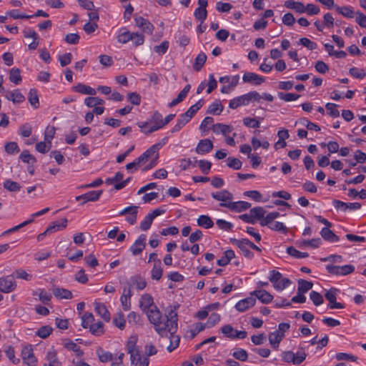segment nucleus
<instances>
[{"label":"nucleus","instance_id":"nucleus-52","mask_svg":"<svg viewBox=\"0 0 366 366\" xmlns=\"http://www.w3.org/2000/svg\"><path fill=\"white\" fill-rule=\"evenodd\" d=\"M19 159L24 163L34 164L36 162V158L31 155L28 150H24L19 156Z\"/></svg>","mask_w":366,"mask_h":366},{"label":"nucleus","instance_id":"nucleus-45","mask_svg":"<svg viewBox=\"0 0 366 366\" xmlns=\"http://www.w3.org/2000/svg\"><path fill=\"white\" fill-rule=\"evenodd\" d=\"M53 331V328L49 325H44L41 327L36 332V335L42 338L45 339L48 337Z\"/></svg>","mask_w":366,"mask_h":366},{"label":"nucleus","instance_id":"nucleus-30","mask_svg":"<svg viewBox=\"0 0 366 366\" xmlns=\"http://www.w3.org/2000/svg\"><path fill=\"white\" fill-rule=\"evenodd\" d=\"M321 242L322 240L320 238H316L312 239L310 240H303L302 242H297V245L300 248H303L307 246H310L312 248H317L320 247Z\"/></svg>","mask_w":366,"mask_h":366},{"label":"nucleus","instance_id":"nucleus-19","mask_svg":"<svg viewBox=\"0 0 366 366\" xmlns=\"http://www.w3.org/2000/svg\"><path fill=\"white\" fill-rule=\"evenodd\" d=\"M211 195L214 199L222 202V203H227V201H230L233 198V195L226 189L213 192Z\"/></svg>","mask_w":366,"mask_h":366},{"label":"nucleus","instance_id":"nucleus-37","mask_svg":"<svg viewBox=\"0 0 366 366\" xmlns=\"http://www.w3.org/2000/svg\"><path fill=\"white\" fill-rule=\"evenodd\" d=\"M89 331L92 335L96 336H100L103 335L104 332L103 322L99 321L98 322L93 323L90 325Z\"/></svg>","mask_w":366,"mask_h":366},{"label":"nucleus","instance_id":"nucleus-18","mask_svg":"<svg viewBox=\"0 0 366 366\" xmlns=\"http://www.w3.org/2000/svg\"><path fill=\"white\" fill-rule=\"evenodd\" d=\"M67 225V219L63 218L60 222L56 221L51 222L49 227L46 228V232L49 234H52L56 232L60 229H63L66 227Z\"/></svg>","mask_w":366,"mask_h":366},{"label":"nucleus","instance_id":"nucleus-1","mask_svg":"<svg viewBox=\"0 0 366 366\" xmlns=\"http://www.w3.org/2000/svg\"><path fill=\"white\" fill-rule=\"evenodd\" d=\"M177 307H171L164 315H162L156 306L147 312L149 322L154 325L155 331L162 337L167 335V331L174 332L177 330L178 318L176 312Z\"/></svg>","mask_w":366,"mask_h":366},{"label":"nucleus","instance_id":"nucleus-39","mask_svg":"<svg viewBox=\"0 0 366 366\" xmlns=\"http://www.w3.org/2000/svg\"><path fill=\"white\" fill-rule=\"evenodd\" d=\"M46 360L48 362V363H46L47 365H51L52 366L61 365V362L59 361L56 357V353L54 350L47 352Z\"/></svg>","mask_w":366,"mask_h":366},{"label":"nucleus","instance_id":"nucleus-58","mask_svg":"<svg viewBox=\"0 0 366 366\" xmlns=\"http://www.w3.org/2000/svg\"><path fill=\"white\" fill-rule=\"evenodd\" d=\"M269 229L277 232H281L283 234H286L287 232V227L280 222H272Z\"/></svg>","mask_w":366,"mask_h":366},{"label":"nucleus","instance_id":"nucleus-62","mask_svg":"<svg viewBox=\"0 0 366 366\" xmlns=\"http://www.w3.org/2000/svg\"><path fill=\"white\" fill-rule=\"evenodd\" d=\"M31 132L32 128L31 125L27 123L21 125L19 127V134L23 137H29V136H31Z\"/></svg>","mask_w":366,"mask_h":366},{"label":"nucleus","instance_id":"nucleus-49","mask_svg":"<svg viewBox=\"0 0 366 366\" xmlns=\"http://www.w3.org/2000/svg\"><path fill=\"white\" fill-rule=\"evenodd\" d=\"M232 356L239 361L244 362L247 360L248 354L245 350L242 348H237L233 352Z\"/></svg>","mask_w":366,"mask_h":366},{"label":"nucleus","instance_id":"nucleus-44","mask_svg":"<svg viewBox=\"0 0 366 366\" xmlns=\"http://www.w3.org/2000/svg\"><path fill=\"white\" fill-rule=\"evenodd\" d=\"M312 282L300 279L298 280L297 291L302 293H305L312 289Z\"/></svg>","mask_w":366,"mask_h":366},{"label":"nucleus","instance_id":"nucleus-50","mask_svg":"<svg viewBox=\"0 0 366 366\" xmlns=\"http://www.w3.org/2000/svg\"><path fill=\"white\" fill-rule=\"evenodd\" d=\"M84 103L88 107H93L97 105L103 104L104 101L99 97H89L84 99Z\"/></svg>","mask_w":366,"mask_h":366},{"label":"nucleus","instance_id":"nucleus-29","mask_svg":"<svg viewBox=\"0 0 366 366\" xmlns=\"http://www.w3.org/2000/svg\"><path fill=\"white\" fill-rule=\"evenodd\" d=\"M162 262L160 259H157L154 264V267L151 271V276L153 280H159L162 276Z\"/></svg>","mask_w":366,"mask_h":366},{"label":"nucleus","instance_id":"nucleus-26","mask_svg":"<svg viewBox=\"0 0 366 366\" xmlns=\"http://www.w3.org/2000/svg\"><path fill=\"white\" fill-rule=\"evenodd\" d=\"M234 257V252L232 249H227L224 252V255L217 260V264L219 266H226Z\"/></svg>","mask_w":366,"mask_h":366},{"label":"nucleus","instance_id":"nucleus-23","mask_svg":"<svg viewBox=\"0 0 366 366\" xmlns=\"http://www.w3.org/2000/svg\"><path fill=\"white\" fill-rule=\"evenodd\" d=\"M233 130V127L224 124H216L212 126V131L215 134H222L224 136H227V134L230 133Z\"/></svg>","mask_w":366,"mask_h":366},{"label":"nucleus","instance_id":"nucleus-48","mask_svg":"<svg viewBox=\"0 0 366 366\" xmlns=\"http://www.w3.org/2000/svg\"><path fill=\"white\" fill-rule=\"evenodd\" d=\"M223 110V106L219 101L213 102L208 108L207 113L212 114H219Z\"/></svg>","mask_w":366,"mask_h":366},{"label":"nucleus","instance_id":"nucleus-40","mask_svg":"<svg viewBox=\"0 0 366 366\" xmlns=\"http://www.w3.org/2000/svg\"><path fill=\"white\" fill-rule=\"evenodd\" d=\"M97 355L99 359L102 362H107L109 361L113 360V355L111 352L104 351L102 348L99 347L97 350Z\"/></svg>","mask_w":366,"mask_h":366},{"label":"nucleus","instance_id":"nucleus-46","mask_svg":"<svg viewBox=\"0 0 366 366\" xmlns=\"http://www.w3.org/2000/svg\"><path fill=\"white\" fill-rule=\"evenodd\" d=\"M250 213L252 216L253 219H260L264 217L266 211L262 207H256L250 209Z\"/></svg>","mask_w":366,"mask_h":366},{"label":"nucleus","instance_id":"nucleus-61","mask_svg":"<svg viewBox=\"0 0 366 366\" xmlns=\"http://www.w3.org/2000/svg\"><path fill=\"white\" fill-rule=\"evenodd\" d=\"M56 129L54 127H47L44 132V140L50 145L54 138Z\"/></svg>","mask_w":366,"mask_h":366},{"label":"nucleus","instance_id":"nucleus-6","mask_svg":"<svg viewBox=\"0 0 366 366\" xmlns=\"http://www.w3.org/2000/svg\"><path fill=\"white\" fill-rule=\"evenodd\" d=\"M149 120L152 126L148 129V131H146V132H154L159 130V129L163 128L162 116L159 112H154L151 119Z\"/></svg>","mask_w":366,"mask_h":366},{"label":"nucleus","instance_id":"nucleus-59","mask_svg":"<svg viewBox=\"0 0 366 366\" xmlns=\"http://www.w3.org/2000/svg\"><path fill=\"white\" fill-rule=\"evenodd\" d=\"M278 97L280 99L284 100L285 102H292L299 99L300 95L293 93H283L279 92Z\"/></svg>","mask_w":366,"mask_h":366},{"label":"nucleus","instance_id":"nucleus-36","mask_svg":"<svg viewBox=\"0 0 366 366\" xmlns=\"http://www.w3.org/2000/svg\"><path fill=\"white\" fill-rule=\"evenodd\" d=\"M28 100L34 109H36L39 107V97L36 89H31L29 90L28 94Z\"/></svg>","mask_w":366,"mask_h":366},{"label":"nucleus","instance_id":"nucleus-54","mask_svg":"<svg viewBox=\"0 0 366 366\" xmlns=\"http://www.w3.org/2000/svg\"><path fill=\"white\" fill-rule=\"evenodd\" d=\"M337 104L334 103H327L325 108L327 110V114L332 117L336 118L340 116V112L336 109Z\"/></svg>","mask_w":366,"mask_h":366},{"label":"nucleus","instance_id":"nucleus-56","mask_svg":"<svg viewBox=\"0 0 366 366\" xmlns=\"http://www.w3.org/2000/svg\"><path fill=\"white\" fill-rule=\"evenodd\" d=\"M310 297L315 306H319L324 302L323 297L316 291H312Z\"/></svg>","mask_w":366,"mask_h":366},{"label":"nucleus","instance_id":"nucleus-3","mask_svg":"<svg viewBox=\"0 0 366 366\" xmlns=\"http://www.w3.org/2000/svg\"><path fill=\"white\" fill-rule=\"evenodd\" d=\"M230 242L236 245L242 252L243 255L248 258V259H252L254 257V254L252 252L249 250V239H234L231 238Z\"/></svg>","mask_w":366,"mask_h":366},{"label":"nucleus","instance_id":"nucleus-41","mask_svg":"<svg viewBox=\"0 0 366 366\" xmlns=\"http://www.w3.org/2000/svg\"><path fill=\"white\" fill-rule=\"evenodd\" d=\"M113 324L120 330L125 327L126 320L122 312H118L113 319Z\"/></svg>","mask_w":366,"mask_h":366},{"label":"nucleus","instance_id":"nucleus-8","mask_svg":"<svg viewBox=\"0 0 366 366\" xmlns=\"http://www.w3.org/2000/svg\"><path fill=\"white\" fill-rule=\"evenodd\" d=\"M147 237L141 234L134 243L130 247V251L134 256L139 255L145 248Z\"/></svg>","mask_w":366,"mask_h":366},{"label":"nucleus","instance_id":"nucleus-16","mask_svg":"<svg viewBox=\"0 0 366 366\" xmlns=\"http://www.w3.org/2000/svg\"><path fill=\"white\" fill-rule=\"evenodd\" d=\"M252 296H255L263 304H268L272 301L273 296L264 290H254L251 293Z\"/></svg>","mask_w":366,"mask_h":366},{"label":"nucleus","instance_id":"nucleus-60","mask_svg":"<svg viewBox=\"0 0 366 366\" xmlns=\"http://www.w3.org/2000/svg\"><path fill=\"white\" fill-rule=\"evenodd\" d=\"M132 39V32L124 31L117 36V41L122 44H126Z\"/></svg>","mask_w":366,"mask_h":366},{"label":"nucleus","instance_id":"nucleus-24","mask_svg":"<svg viewBox=\"0 0 366 366\" xmlns=\"http://www.w3.org/2000/svg\"><path fill=\"white\" fill-rule=\"evenodd\" d=\"M73 90L76 92L83 94L95 95L97 94V92L94 89L81 83H79L75 86H74Z\"/></svg>","mask_w":366,"mask_h":366},{"label":"nucleus","instance_id":"nucleus-31","mask_svg":"<svg viewBox=\"0 0 366 366\" xmlns=\"http://www.w3.org/2000/svg\"><path fill=\"white\" fill-rule=\"evenodd\" d=\"M53 294L56 297L60 299H71L72 293L71 291L64 288H55L53 290Z\"/></svg>","mask_w":366,"mask_h":366},{"label":"nucleus","instance_id":"nucleus-7","mask_svg":"<svg viewBox=\"0 0 366 366\" xmlns=\"http://www.w3.org/2000/svg\"><path fill=\"white\" fill-rule=\"evenodd\" d=\"M130 355L131 363L135 366H148L149 363V358L147 357H142L140 352L138 350H134L129 353Z\"/></svg>","mask_w":366,"mask_h":366},{"label":"nucleus","instance_id":"nucleus-15","mask_svg":"<svg viewBox=\"0 0 366 366\" xmlns=\"http://www.w3.org/2000/svg\"><path fill=\"white\" fill-rule=\"evenodd\" d=\"M158 149L152 145L146 152H144L141 156L139 157V161H142L144 163L147 162L149 159H156L159 158Z\"/></svg>","mask_w":366,"mask_h":366},{"label":"nucleus","instance_id":"nucleus-12","mask_svg":"<svg viewBox=\"0 0 366 366\" xmlns=\"http://www.w3.org/2000/svg\"><path fill=\"white\" fill-rule=\"evenodd\" d=\"M176 332L177 331H167V335L164 336L169 340V345L167 347L169 352L174 350L179 345L180 337L179 335H176Z\"/></svg>","mask_w":366,"mask_h":366},{"label":"nucleus","instance_id":"nucleus-21","mask_svg":"<svg viewBox=\"0 0 366 366\" xmlns=\"http://www.w3.org/2000/svg\"><path fill=\"white\" fill-rule=\"evenodd\" d=\"M5 97L14 104L21 103L25 100L24 96L18 89L7 92L5 94Z\"/></svg>","mask_w":366,"mask_h":366},{"label":"nucleus","instance_id":"nucleus-20","mask_svg":"<svg viewBox=\"0 0 366 366\" xmlns=\"http://www.w3.org/2000/svg\"><path fill=\"white\" fill-rule=\"evenodd\" d=\"M94 309L95 312L106 322H109L110 320V313L104 304L100 302H95Z\"/></svg>","mask_w":366,"mask_h":366},{"label":"nucleus","instance_id":"nucleus-13","mask_svg":"<svg viewBox=\"0 0 366 366\" xmlns=\"http://www.w3.org/2000/svg\"><path fill=\"white\" fill-rule=\"evenodd\" d=\"M256 303V299L253 297H249L241 300L235 305V308L239 312H244L253 307Z\"/></svg>","mask_w":366,"mask_h":366},{"label":"nucleus","instance_id":"nucleus-53","mask_svg":"<svg viewBox=\"0 0 366 366\" xmlns=\"http://www.w3.org/2000/svg\"><path fill=\"white\" fill-rule=\"evenodd\" d=\"M194 16L197 19H198L199 21H200L201 23H202L207 19V9L197 7L194 12Z\"/></svg>","mask_w":366,"mask_h":366},{"label":"nucleus","instance_id":"nucleus-27","mask_svg":"<svg viewBox=\"0 0 366 366\" xmlns=\"http://www.w3.org/2000/svg\"><path fill=\"white\" fill-rule=\"evenodd\" d=\"M284 336L285 335L283 333H281L280 331H274L270 333L269 335V343L274 347H277Z\"/></svg>","mask_w":366,"mask_h":366},{"label":"nucleus","instance_id":"nucleus-5","mask_svg":"<svg viewBox=\"0 0 366 366\" xmlns=\"http://www.w3.org/2000/svg\"><path fill=\"white\" fill-rule=\"evenodd\" d=\"M219 205L221 207H227L229 209L237 212H241L242 211L247 210L251 207V204L244 202V201H238L234 202H228V203H220Z\"/></svg>","mask_w":366,"mask_h":366},{"label":"nucleus","instance_id":"nucleus-10","mask_svg":"<svg viewBox=\"0 0 366 366\" xmlns=\"http://www.w3.org/2000/svg\"><path fill=\"white\" fill-rule=\"evenodd\" d=\"M213 143L209 139H202L197 144L195 152L197 154H204L210 152L213 149Z\"/></svg>","mask_w":366,"mask_h":366},{"label":"nucleus","instance_id":"nucleus-38","mask_svg":"<svg viewBox=\"0 0 366 366\" xmlns=\"http://www.w3.org/2000/svg\"><path fill=\"white\" fill-rule=\"evenodd\" d=\"M206 61V54L203 52L199 53L195 59L194 64L193 65L194 69L197 71H200Z\"/></svg>","mask_w":366,"mask_h":366},{"label":"nucleus","instance_id":"nucleus-51","mask_svg":"<svg viewBox=\"0 0 366 366\" xmlns=\"http://www.w3.org/2000/svg\"><path fill=\"white\" fill-rule=\"evenodd\" d=\"M287 252L290 256H292L298 259L305 258L309 256L308 253L300 252L297 249H296L294 247H287Z\"/></svg>","mask_w":366,"mask_h":366},{"label":"nucleus","instance_id":"nucleus-35","mask_svg":"<svg viewBox=\"0 0 366 366\" xmlns=\"http://www.w3.org/2000/svg\"><path fill=\"white\" fill-rule=\"evenodd\" d=\"M197 224L199 227L209 229L213 227L214 222L212 219L207 215H200L197 219Z\"/></svg>","mask_w":366,"mask_h":366},{"label":"nucleus","instance_id":"nucleus-42","mask_svg":"<svg viewBox=\"0 0 366 366\" xmlns=\"http://www.w3.org/2000/svg\"><path fill=\"white\" fill-rule=\"evenodd\" d=\"M9 80L15 84H19L21 81L20 69L18 68H12L9 73Z\"/></svg>","mask_w":366,"mask_h":366},{"label":"nucleus","instance_id":"nucleus-63","mask_svg":"<svg viewBox=\"0 0 366 366\" xmlns=\"http://www.w3.org/2000/svg\"><path fill=\"white\" fill-rule=\"evenodd\" d=\"M154 219L152 218V215H150L149 214H148L145 217L144 219H143V221L140 223V229L142 230V231H147L148 230L150 227H151V224L153 222Z\"/></svg>","mask_w":366,"mask_h":366},{"label":"nucleus","instance_id":"nucleus-47","mask_svg":"<svg viewBox=\"0 0 366 366\" xmlns=\"http://www.w3.org/2000/svg\"><path fill=\"white\" fill-rule=\"evenodd\" d=\"M94 317L90 312H86L81 317V326L84 328H89L90 325L94 323Z\"/></svg>","mask_w":366,"mask_h":366},{"label":"nucleus","instance_id":"nucleus-32","mask_svg":"<svg viewBox=\"0 0 366 366\" xmlns=\"http://www.w3.org/2000/svg\"><path fill=\"white\" fill-rule=\"evenodd\" d=\"M336 11L343 16L349 19H352L354 17L355 12L352 10V7L345 6H335Z\"/></svg>","mask_w":366,"mask_h":366},{"label":"nucleus","instance_id":"nucleus-11","mask_svg":"<svg viewBox=\"0 0 366 366\" xmlns=\"http://www.w3.org/2000/svg\"><path fill=\"white\" fill-rule=\"evenodd\" d=\"M137 209L138 207L137 206H130L128 207H126L123 210H122L119 212V215H125L127 214H129V216L126 217V220L130 224H134L137 221Z\"/></svg>","mask_w":366,"mask_h":366},{"label":"nucleus","instance_id":"nucleus-2","mask_svg":"<svg viewBox=\"0 0 366 366\" xmlns=\"http://www.w3.org/2000/svg\"><path fill=\"white\" fill-rule=\"evenodd\" d=\"M269 280L273 284L274 287L279 291L283 290L292 283L288 278L282 277V274L276 270L270 272Z\"/></svg>","mask_w":366,"mask_h":366},{"label":"nucleus","instance_id":"nucleus-28","mask_svg":"<svg viewBox=\"0 0 366 366\" xmlns=\"http://www.w3.org/2000/svg\"><path fill=\"white\" fill-rule=\"evenodd\" d=\"M32 295L34 297L38 296L39 300L44 304H47L51 299V295L43 289L33 291Z\"/></svg>","mask_w":366,"mask_h":366},{"label":"nucleus","instance_id":"nucleus-4","mask_svg":"<svg viewBox=\"0 0 366 366\" xmlns=\"http://www.w3.org/2000/svg\"><path fill=\"white\" fill-rule=\"evenodd\" d=\"M16 287V284L13 277L6 276L0 278V292L9 293L14 291Z\"/></svg>","mask_w":366,"mask_h":366},{"label":"nucleus","instance_id":"nucleus-64","mask_svg":"<svg viewBox=\"0 0 366 366\" xmlns=\"http://www.w3.org/2000/svg\"><path fill=\"white\" fill-rule=\"evenodd\" d=\"M349 73L353 77L360 79H363L366 76V74H365L364 69H358L357 67H352V68L350 69Z\"/></svg>","mask_w":366,"mask_h":366},{"label":"nucleus","instance_id":"nucleus-34","mask_svg":"<svg viewBox=\"0 0 366 366\" xmlns=\"http://www.w3.org/2000/svg\"><path fill=\"white\" fill-rule=\"evenodd\" d=\"M102 194V190L90 191V192H88L84 194H83L84 195V197H83L84 202H82V204H84V203H86L89 201L94 202V201L98 200Z\"/></svg>","mask_w":366,"mask_h":366},{"label":"nucleus","instance_id":"nucleus-17","mask_svg":"<svg viewBox=\"0 0 366 366\" xmlns=\"http://www.w3.org/2000/svg\"><path fill=\"white\" fill-rule=\"evenodd\" d=\"M127 285H130L132 288L135 287L138 290H142L146 287L147 282L141 276L134 275L130 277Z\"/></svg>","mask_w":366,"mask_h":366},{"label":"nucleus","instance_id":"nucleus-57","mask_svg":"<svg viewBox=\"0 0 366 366\" xmlns=\"http://www.w3.org/2000/svg\"><path fill=\"white\" fill-rule=\"evenodd\" d=\"M227 164L229 167L232 168L234 169H239L242 167V162L234 157H228L227 159Z\"/></svg>","mask_w":366,"mask_h":366},{"label":"nucleus","instance_id":"nucleus-14","mask_svg":"<svg viewBox=\"0 0 366 366\" xmlns=\"http://www.w3.org/2000/svg\"><path fill=\"white\" fill-rule=\"evenodd\" d=\"M242 80L246 83H252L255 85H260L264 81V78L253 72H245Z\"/></svg>","mask_w":366,"mask_h":366},{"label":"nucleus","instance_id":"nucleus-43","mask_svg":"<svg viewBox=\"0 0 366 366\" xmlns=\"http://www.w3.org/2000/svg\"><path fill=\"white\" fill-rule=\"evenodd\" d=\"M4 187L9 192H18L21 189V185L16 182L10 179H6L4 182Z\"/></svg>","mask_w":366,"mask_h":366},{"label":"nucleus","instance_id":"nucleus-22","mask_svg":"<svg viewBox=\"0 0 366 366\" xmlns=\"http://www.w3.org/2000/svg\"><path fill=\"white\" fill-rule=\"evenodd\" d=\"M330 227H323L320 232V234L322 237L328 242H337L340 240L338 236H337L332 230L329 229Z\"/></svg>","mask_w":366,"mask_h":366},{"label":"nucleus","instance_id":"nucleus-9","mask_svg":"<svg viewBox=\"0 0 366 366\" xmlns=\"http://www.w3.org/2000/svg\"><path fill=\"white\" fill-rule=\"evenodd\" d=\"M21 357L24 363L29 366H34L36 362L33 350L31 346L24 347L21 350Z\"/></svg>","mask_w":366,"mask_h":366},{"label":"nucleus","instance_id":"nucleus-25","mask_svg":"<svg viewBox=\"0 0 366 366\" xmlns=\"http://www.w3.org/2000/svg\"><path fill=\"white\" fill-rule=\"evenodd\" d=\"M63 345L64 347L66 348L67 350L74 352L77 357H81L84 354L83 351L81 350V347L79 345H77L75 342L69 340H64Z\"/></svg>","mask_w":366,"mask_h":366},{"label":"nucleus","instance_id":"nucleus-55","mask_svg":"<svg viewBox=\"0 0 366 366\" xmlns=\"http://www.w3.org/2000/svg\"><path fill=\"white\" fill-rule=\"evenodd\" d=\"M242 105H246L242 95L231 99L229 103V108L233 109Z\"/></svg>","mask_w":366,"mask_h":366},{"label":"nucleus","instance_id":"nucleus-33","mask_svg":"<svg viewBox=\"0 0 366 366\" xmlns=\"http://www.w3.org/2000/svg\"><path fill=\"white\" fill-rule=\"evenodd\" d=\"M153 297L149 294H144L141 297L139 305L143 310L149 309L153 305Z\"/></svg>","mask_w":366,"mask_h":366}]
</instances>
